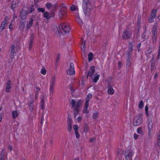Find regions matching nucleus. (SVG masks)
Listing matches in <instances>:
<instances>
[{"instance_id":"nucleus-1","label":"nucleus","mask_w":160,"mask_h":160,"mask_svg":"<svg viewBox=\"0 0 160 160\" xmlns=\"http://www.w3.org/2000/svg\"><path fill=\"white\" fill-rule=\"evenodd\" d=\"M82 7L84 13L86 14L91 11L92 6L89 0H83Z\"/></svg>"},{"instance_id":"nucleus-2","label":"nucleus","mask_w":160,"mask_h":160,"mask_svg":"<svg viewBox=\"0 0 160 160\" xmlns=\"http://www.w3.org/2000/svg\"><path fill=\"white\" fill-rule=\"evenodd\" d=\"M59 30H62L65 33H68L71 30L70 26L65 23H61L58 26Z\"/></svg>"},{"instance_id":"nucleus-3","label":"nucleus","mask_w":160,"mask_h":160,"mask_svg":"<svg viewBox=\"0 0 160 160\" xmlns=\"http://www.w3.org/2000/svg\"><path fill=\"white\" fill-rule=\"evenodd\" d=\"M55 78L53 77L51 79L50 83V87L49 88V94L52 96L53 95L54 90L55 88Z\"/></svg>"},{"instance_id":"nucleus-4","label":"nucleus","mask_w":160,"mask_h":160,"mask_svg":"<svg viewBox=\"0 0 160 160\" xmlns=\"http://www.w3.org/2000/svg\"><path fill=\"white\" fill-rule=\"evenodd\" d=\"M133 156V152L131 148H128L125 152V157L127 160H132Z\"/></svg>"},{"instance_id":"nucleus-5","label":"nucleus","mask_w":160,"mask_h":160,"mask_svg":"<svg viewBox=\"0 0 160 160\" xmlns=\"http://www.w3.org/2000/svg\"><path fill=\"white\" fill-rule=\"evenodd\" d=\"M142 115L135 117L133 121V124L135 126H138L142 122Z\"/></svg>"},{"instance_id":"nucleus-6","label":"nucleus","mask_w":160,"mask_h":160,"mask_svg":"<svg viewBox=\"0 0 160 160\" xmlns=\"http://www.w3.org/2000/svg\"><path fill=\"white\" fill-rule=\"evenodd\" d=\"M70 103L72 108H74L75 107L78 108L82 104V102L81 100H76L74 99H72Z\"/></svg>"},{"instance_id":"nucleus-7","label":"nucleus","mask_w":160,"mask_h":160,"mask_svg":"<svg viewBox=\"0 0 160 160\" xmlns=\"http://www.w3.org/2000/svg\"><path fill=\"white\" fill-rule=\"evenodd\" d=\"M132 34V32L131 31L126 29L123 32L122 38L123 39H128L131 37Z\"/></svg>"},{"instance_id":"nucleus-8","label":"nucleus","mask_w":160,"mask_h":160,"mask_svg":"<svg viewBox=\"0 0 160 160\" xmlns=\"http://www.w3.org/2000/svg\"><path fill=\"white\" fill-rule=\"evenodd\" d=\"M67 73L68 75H73L75 73L74 65L73 63H71L69 68L67 70Z\"/></svg>"},{"instance_id":"nucleus-9","label":"nucleus","mask_w":160,"mask_h":160,"mask_svg":"<svg viewBox=\"0 0 160 160\" xmlns=\"http://www.w3.org/2000/svg\"><path fill=\"white\" fill-rule=\"evenodd\" d=\"M47 8L48 10H51L52 12H54L58 7V5L54 4L52 5L50 3H47L46 4Z\"/></svg>"},{"instance_id":"nucleus-10","label":"nucleus","mask_w":160,"mask_h":160,"mask_svg":"<svg viewBox=\"0 0 160 160\" xmlns=\"http://www.w3.org/2000/svg\"><path fill=\"white\" fill-rule=\"evenodd\" d=\"M143 28L144 31L142 34V38L143 39L148 38L149 36V33L147 32L148 28L147 26L145 25L143 26Z\"/></svg>"},{"instance_id":"nucleus-11","label":"nucleus","mask_w":160,"mask_h":160,"mask_svg":"<svg viewBox=\"0 0 160 160\" xmlns=\"http://www.w3.org/2000/svg\"><path fill=\"white\" fill-rule=\"evenodd\" d=\"M129 48L128 49V51L126 53V57H131L132 50H133V45L132 43L129 45Z\"/></svg>"},{"instance_id":"nucleus-12","label":"nucleus","mask_w":160,"mask_h":160,"mask_svg":"<svg viewBox=\"0 0 160 160\" xmlns=\"http://www.w3.org/2000/svg\"><path fill=\"white\" fill-rule=\"evenodd\" d=\"M11 81L9 80L7 81L6 86V92L7 93H9L11 90Z\"/></svg>"},{"instance_id":"nucleus-13","label":"nucleus","mask_w":160,"mask_h":160,"mask_svg":"<svg viewBox=\"0 0 160 160\" xmlns=\"http://www.w3.org/2000/svg\"><path fill=\"white\" fill-rule=\"evenodd\" d=\"M54 15V14L53 12H50L49 13L47 12H45L43 15L44 18H46L47 19H49L52 17H53Z\"/></svg>"},{"instance_id":"nucleus-14","label":"nucleus","mask_w":160,"mask_h":160,"mask_svg":"<svg viewBox=\"0 0 160 160\" xmlns=\"http://www.w3.org/2000/svg\"><path fill=\"white\" fill-rule=\"evenodd\" d=\"M15 47L14 45H12L11 47L10 48V54L9 57L12 59L14 57V54L15 53Z\"/></svg>"},{"instance_id":"nucleus-15","label":"nucleus","mask_w":160,"mask_h":160,"mask_svg":"<svg viewBox=\"0 0 160 160\" xmlns=\"http://www.w3.org/2000/svg\"><path fill=\"white\" fill-rule=\"evenodd\" d=\"M19 2V0H13L11 4L12 9H13L17 7Z\"/></svg>"},{"instance_id":"nucleus-16","label":"nucleus","mask_w":160,"mask_h":160,"mask_svg":"<svg viewBox=\"0 0 160 160\" xmlns=\"http://www.w3.org/2000/svg\"><path fill=\"white\" fill-rule=\"evenodd\" d=\"M95 72V67L94 66H92L90 68V70L88 72V77L89 76L92 77Z\"/></svg>"},{"instance_id":"nucleus-17","label":"nucleus","mask_w":160,"mask_h":160,"mask_svg":"<svg viewBox=\"0 0 160 160\" xmlns=\"http://www.w3.org/2000/svg\"><path fill=\"white\" fill-rule=\"evenodd\" d=\"M28 12L27 11L24 10L23 9L21 11L20 16L22 19H25L27 16Z\"/></svg>"},{"instance_id":"nucleus-18","label":"nucleus","mask_w":160,"mask_h":160,"mask_svg":"<svg viewBox=\"0 0 160 160\" xmlns=\"http://www.w3.org/2000/svg\"><path fill=\"white\" fill-rule=\"evenodd\" d=\"M126 59L127 68L129 69L130 68L131 63V58L126 57Z\"/></svg>"},{"instance_id":"nucleus-19","label":"nucleus","mask_w":160,"mask_h":160,"mask_svg":"<svg viewBox=\"0 0 160 160\" xmlns=\"http://www.w3.org/2000/svg\"><path fill=\"white\" fill-rule=\"evenodd\" d=\"M34 101L32 100L30 101V102L29 103L28 108H29V110L31 112H32L33 110L34 104L33 103Z\"/></svg>"},{"instance_id":"nucleus-20","label":"nucleus","mask_w":160,"mask_h":160,"mask_svg":"<svg viewBox=\"0 0 160 160\" xmlns=\"http://www.w3.org/2000/svg\"><path fill=\"white\" fill-rule=\"evenodd\" d=\"M66 13V10H63V9H61L58 13V15L60 17V18H61V17H62L63 16L65 15Z\"/></svg>"},{"instance_id":"nucleus-21","label":"nucleus","mask_w":160,"mask_h":160,"mask_svg":"<svg viewBox=\"0 0 160 160\" xmlns=\"http://www.w3.org/2000/svg\"><path fill=\"white\" fill-rule=\"evenodd\" d=\"M25 24V22H21L19 24V29L22 31L24 28Z\"/></svg>"},{"instance_id":"nucleus-22","label":"nucleus","mask_w":160,"mask_h":160,"mask_svg":"<svg viewBox=\"0 0 160 160\" xmlns=\"http://www.w3.org/2000/svg\"><path fill=\"white\" fill-rule=\"evenodd\" d=\"M41 108L42 109L44 107V104L45 103V97L42 95L41 98Z\"/></svg>"},{"instance_id":"nucleus-23","label":"nucleus","mask_w":160,"mask_h":160,"mask_svg":"<svg viewBox=\"0 0 160 160\" xmlns=\"http://www.w3.org/2000/svg\"><path fill=\"white\" fill-rule=\"evenodd\" d=\"M12 118L14 119L16 118H17L18 115L19 113L16 110L13 111L12 112Z\"/></svg>"},{"instance_id":"nucleus-24","label":"nucleus","mask_w":160,"mask_h":160,"mask_svg":"<svg viewBox=\"0 0 160 160\" xmlns=\"http://www.w3.org/2000/svg\"><path fill=\"white\" fill-rule=\"evenodd\" d=\"M7 24L6 22L4 21L2 22L0 27V32H2L3 30L5 27L7 26Z\"/></svg>"},{"instance_id":"nucleus-25","label":"nucleus","mask_w":160,"mask_h":160,"mask_svg":"<svg viewBox=\"0 0 160 160\" xmlns=\"http://www.w3.org/2000/svg\"><path fill=\"white\" fill-rule=\"evenodd\" d=\"M108 92L109 94L111 95H112L114 93V90L112 88L111 86H110L108 87Z\"/></svg>"},{"instance_id":"nucleus-26","label":"nucleus","mask_w":160,"mask_h":160,"mask_svg":"<svg viewBox=\"0 0 160 160\" xmlns=\"http://www.w3.org/2000/svg\"><path fill=\"white\" fill-rule=\"evenodd\" d=\"M33 19L32 18H30L29 20L28 23H27L26 25V27L28 28H29L32 26L33 24Z\"/></svg>"},{"instance_id":"nucleus-27","label":"nucleus","mask_w":160,"mask_h":160,"mask_svg":"<svg viewBox=\"0 0 160 160\" xmlns=\"http://www.w3.org/2000/svg\"><path fill=\"white\" fill-rule=\"evenodd\" d=\"M100 76V75L99 74H95L93 80V81L94 83L97 82Z\"/></svg>"},{"instance_id":"nucleus-28","label":"nucleus","mask_w":160,"mask_h":160,"mask_svg":"<svg viewBox=\"0 0 160 160\" xmlns=\"http://www.w3.org/2000/svg\"><path fill=\"white\" fill-rule=\"evenodd\" d=\"M157 13V11L155 9H153L152 11V13L151 15V17L152 18H154L156 17Z\"/></svg>"},{"instance_id":"nucleus-29","label":"nucleus","mask_w":160,"mask_h":160,"mask_svg":"<svg viewBox=\"0 0 160 160\" xmlns=\"http://www.w3.org/2000/svg\"><path fill=\"white\" fill-rule=\"evenodd\" d=\"M74 112V118H76L77 115L78 114L79 110L78 108H75L73 110Z\"/></svg>"},{"instance_id":"nucleus-30","label":"nucleus","mask_w":160,"mask_h":160,"mask_svg":"<svg viewBox=\"0 0 160 160\" xmlns=\"http://www.w3.org/2000/svg\"><path fill=\"white\" fill-rule=\"evenodd\" d=\"M88 60L89 61H92L93 57V54L92 52H90L88 55Z\"/></svg>"},{"instance_id":"nucleus-31","label":"nucleus","mask_w":160,"mask_h":160,"mask_svg":"<svg viewBox=\"0 0 160 160\" xmlns=\"http://www.w3.org/2000/svg\"><path fill=\"white\" fill-rule=\"evenodd\" d=\"M141 21V16H138V19L137 21V24L138 25V27H140V24Z\"/></svg>"},{"instance_id":"nucleus-32","label":"nucleus","mask_w":160,"mask_h":160,"mask_svg":"<svg viewBox=\"0 0 160 160\" xmlns=\"http://www.w3.org/2000/svg\"><path fill=\"white\" fill-rule=\"evenodd\" d=\"M153 126V124L152 121H149L148 124V129H152Z\"/></svg>"},{"instance_id":"nucleus-33","label":"nucleus","mask_w":160,"mask_h":160,"mask_svg":"<svg viewBox=\"0 0 160 160\" xmlns=\"http://www.w3.org/2000/svg\"><path fill=\"white\" fill-rule=\"evenodd\" d=\"M5 151L4 149H2V152L0 153V160H4V156L3 155V152Z\"/></svg>"},{"instance_id":"nucleus-34","label":"nucleus","mask_w":160,"mask_h":160,"mask_svg":"<svg viewBox=\"0 0 160 160\" xmlns=\"http://www.w3.org/2000/svg\"><path fill=\"white\" fill-rule=\"evenodd\" d=\"M98 112L97 111H95L93 113L92 117L93 118L95 119L97 118L98 117Z\"/></svg>"},{"instance_id":"nucleus-35","label":"nucleus","mask_w":160,"mask_h":160,"mask_svg":"<svg viewBox=\"0 0 160 160\" xmlns=\"http://www.w3.org/2000/svg\"><path fill=\"white\" fill-rule=\"evenodd\" d=\"M92 94L90 93L88 94L86 97V101H89L90 99L92 98Z\"/></svg>"},{"instance_id":"nucleus-36","label":"nucleus","mask_w":160,"mask_h":160,"mask_svg":"<svg viewBox=\"0 0 160 160\" xmlns=\"http://www.w3.org/2000/svg\"><path fill=\"white\" fill-rule=\"evenodd\" d=\"M152 35H157V28L156 27L153 28Z\"/></svg>"},{"instance_id":"nucleus-37","label":"nucleus","mask_w":160,"mask_h":160,"mask_svg":"<svg viewBox=\"0 0 160 160\" xmlns=\"http://www.w3.org/2000/svg\"><path fill=\"white\" fill-rule=\"evenodd\" d=\"M155 67V61H151V70H152Z\"/></svg>"},{"instance_id":"nucleus-38","label":"nucleus","mask_w":160,"mask_h":160,"mask_svg":"<svg viewBox=\"0 0 160 160\" xmlns=\"http://www.w3.org/2000/svg\"><path fill=\"white\" fill-rule=\"evenodd\" d=\"M34 9L32 7H31L28 8V13H32L33 11H34Z\"/></svg>"},{"instance_id":"nucleus-39","label":"nucleus","mask_w":160,"mask_h":160,"mask_svg":"<svg viewBox=\"0 0 160 160\" xmlns=\"http://www.w3.org/2000/svg\"><path fill=\"white\" fill-rule=\"evenodd\" d=\"M77 8V6H76L74 5H73L70 7V9L71 11H74L76 10Z\"/></svg>"},{"instance_id":"nucleus-40","label":"nucleus","mask_w":160,"mask_h":160,"mask_svg":"<svg viewBox=\"0 0 160 160\" xmlns=\"http://www.w3.org/2000/svg\"><path fill=\"white\" fill-rule=\"evenodd\" d=\"M137 132L138 134H142L143 133V131L141 128H139L137 130Z\"/></svg>"},{"instance_id":"nucleus-41","label":"nucleus","mask_w":160,"mask_h":160,"mask_svg":"<svg viewBox=\"0 0 160 160\" xmlns=\"http://www.w3.org/2000/svg\"><path fill=\"white\" fill-rule=\"evenodd\" d=\"M143 106V102L142 101H141L140 102L139 104L138 107L140 109H141L142 108Z\"/></svg>"},{"instance_id":"nucleus-42","label":"nucleus","mask_w":160,"mask_h":160,"mask_svg":"<svg viewBox=\"0 0 160 160\" xmlns=\"http://www.w3.org/2000/svg\"><path fill=\"white\" fill-rule=\"evenodd\" d=\"M34 34L32 33L31 34L30 38V42H33L34 38Z\"/></svg>"},{"instance_id":"nucleus-43","label":"nucleus","mask_w":160,"mask_h":160,"mask_svg":"<svg viewBox=\"0 0 160 160\" xmlns=\"http://www.w3.org/2000/svg\"><path fill=\"white\" fill-rule=\"evenodd\" d=\"M148 135L149 137V138H151L152 137V136L151 135H152V129H148Z\"/></svg>"},{"instance_id":"nucleus-44","label":"nucleus","mask_w":160,"mask_h":160,"mask_svg":"<svg viewBox=\"0 0 160 160\" xmlns=\"http://www.w3.org/2000/svg\"><path fill=\"white\" fill-rule=\"evenodd\" d=\"M41 72L43 75H45L46 73V70L44 68H42L41 71Z\"/></svg>"},{"instance_id":"nucleus-45","label":"nucleus","mask_w":160,"mask_h":160,"mask_svg":"<svg viewBox=\"0 0 160 160\" xmlns=\"http://www.w3.org/2000/svg\"><path fill=\"white\" fill-rule=\"evenodd\" d=\"M148 106L147 105H146L145 107V111L146 114L147 116H148Z\"/></svg>"},{"instance_id":"nucleus-46","label":"nucleus","mask_w":160,"mask_h":160,"mask_svg":"<svg viewBox=\"0 0 160 160\" xmlns=\"http://www.w3.org/2000/svg\"><path fill=\"white\" fill-rule=\"evenodd\" d=\"M37 10L38 12H45V9L43 8H39L37 9Z\"/></svg>"},{"instance_id":"nucleus-47","label":"nucleus","mask_w":160,"mask_h":160,"mask_svg":"<svg viewBox=\"0 0 160 160\" xmlns=\"http://www.w3.org/2000/svg\"><path fill=\"white\" fill-rule=\"evenodd\" d=\"M88 130V127L87 126V124L85 125V127L84 128V131L85 132H87Z\"/></svg>"},{"instance_id":"nucleus-48","label":"nucleus","mask_w":160,"mask_h":160,"mask_svg":"<svg viewBox=\"0 0 160 160\" xmlns=\"http://www.w3.org/2000/svg\"><path fill=\"white\" fill-rule=\"evenodd\" d=\"M72 122V119L69 118H68V120H67V124L68 125H71V122Z\"/></svg>"},{"instance_id":"nucleus-49","label":"nucleus","mask_w":160,"mask_h":160,"mask_svg":"<svg viewBox=\"0 0 160 160\" xmlns=\"http://www.w3.org/2000/svg\"><path fill=\"white\" fill-rule=\"evenodd\" d=\"M72 129V125H68V127L67 128V130L68 131L70 132Z\"/></svg>"},{"instance_id":"nucleus-50","label":"nucleus","mask_w":160,"mask_h":160,"mask_svg":"<svg viewBox=\"0 0 160 160\" xmlns=\"http://www.w3.org/2000/svg\"><path fill=\"white\" fill-rule=\"evenodd\" d=\"M73 128L75 132V131H78V127L77 125H73Z\"/></svg>"},{"instance_id":"nucleus-51","label":"nucleus","mask_w":160,"mask_h":160,"mask_svg":"<svg viewBox=\"0 0 160 160\" xmlns=\"http://www.w3.org/2000/svg\"><path fill=\"white\" fill-rule=\"evenodd\" d=\"M88 108L84 107V108L83 112L86 113H88Z\"/></svg>"},{"instance_id":"nucleus-52","label":"nucleus","mask_w":160,"mask_h":160,"mask_svg":"<svg viewBox=\"0 0 160 160\" xmlns=\"http://www.w3.org/2000/svg\"><path fill=\"white\" fill-rule=\"evenodd\" d=\"M75 133L76 135V138H79V137L80 135L78 131H75Z\"/></svg>"},{"instance_id":"nucleus-53","label":"nucleus","mask_w":160,"mask_h":160,"mask_svg":"<svg viewBox=\"0 0 160 160\" xmlns=\"http://www.w3.org/2000/svg\"><path fill=\"white\" fill-rule=\"evenodd\" d=\"M60 58V56L59 54H58L56 59V62H59V59Z\"/></svg>"},{"instance_id":"nucleus-54","label":"nucleus","mask_w":160,"mask_h":160,"mask_svg":"<svg viewBox=\"0 0 160 160\" xmlns=\"http://www.w3.org/2000/svg\"><path fill=\"white\" fill-rule=\"evenodd\" d=\"M160 58V49H159L157 56V59H159Z\"/></svg>"},{"instance_id":"nucleus-55","label":"nucleus","mask_w":160,"mask_h":160,"mask_svg":"<svg viewBox=\"0 0 160 160\" xmlns=\"http://www.w3.org/2000/svg\"><path fill=\"white\" fill-rule=\"evenodd\" d=\"M33 42H30L29 43V50H30L32 48V47L33 45Z\"/></svg>"},{"instance_id":"nucleus-56","label":"nucleus","mask_w":160,"mask_h":160,"mask_svg":"<svg viewBox=\"0 0 160 160\" xmlns=\"http://www.w3.org/2000/svg\"><path fill=\"white\" fill-rule=\"evenodd\" d=\"M154 18H152L151 17L148 19V21L150 23L154 21Z\"/></svg>"},{"instance_id":"nucleus-57","label":"nucleus","mask_w":160,"mask_h":160,"mask_svg":"<svg viewBox=\"0 0 160 160\" xmlns=\"http://www.w3.org/2000/svg\"><path fill=\"white\" fill-rule=\"evenodd\" d=\"M89 102L86 101L85 103V107H86V108H88L89 105Z\"/></svg>"},{"instance_id":"nucleus-58","label":"nucleus","mask_w":160,"mask_h":160,"mask_svg":"<svg viewBox=\"0 0 160 160\" xmlns=\"http://www.w3.org/2000/svg\"><path fill=\"white\" fill-rule=\"evenodd\" d=\"M139 135L136 134H134V138L135 139L138 138Z\"/></svg>"},{"instance_id":"nucleus-59","label":"nucleus","mask_w":160,"mask_h":160,"mask_svg":"<svg viewBox=\"0 0 160 160\" xmlns=\"http://www.w3.org/2000/svg\"><path fill=\"white\" fill-rule=\"evenodd\" d=\"M96 140V138H91L90 139V140L89 141L90 142H93L94 141H95Z\"/></svg>"},{"instance_id":"nucleus-60","label":"nucleus","mask_w":160,"mask_h":160,"mask_svg":"<svg viewBox=\"0 0 160 160\" xmlns=\"http://www.w3.org/2000/svg\"><path fill=\"white\" fill-rule=\"evenodd\" d=\"M157 141L158 143H160V136L157 135Z\"/></svg>"},{"instance_id":"nucleus-61","label":"nucleus","mask_w":160,"mask_h":160,"mask_svg":"<svg viewBox=\"0 0 160 160\" xmlns=\"http://www.w3.org/2000/svg\"><path fill=\"white\" fill-rule=\"evenodd\" d=\"M157 35H152V39L156 40Z\"/></svg>"},{"instance_id":"nucleus-62","label":"nucleus","mask_w":160,"mask_h":160,"mask_svg":"<svg viewBox=\"0 0 160 160\" xmlns=\"http://www.w3.org/2000/svg\"><path fill=\"white\" fill-rule=\"evenodd\" d=\"M35 88L36 91L39 92L40 90V88L38 87H36Z\"/></svg>"},{"instance_id":"nucleus-63","label":"nucleus","mask_w":160,"mask_h":160,"mask_svg":"<svg viewBox=\"0 0 160 160\" xmlns=\"http://www.w3.org/2000/svg\"><path fill=\"white\" fill-rule=\"evenodd\" d=\"M155 61V56L154 55H152V59L151 60V61Z\"/></svg>"},{"instance_id":"nucleus-64","label":"nucleus","mask_w":160,"mask_h":160,"mask_svg":"<svg viewBox=\"0 0 160 160\" xmlns=\"http://www.w3.org/2000/svg\"><path fill=\"white\" fill-rule=\"evenodd\" d=\"M9 28L10 29H12V25L11 23L9 26Z\"/></svg>"}]
</instances>
